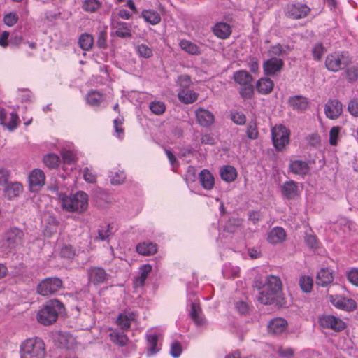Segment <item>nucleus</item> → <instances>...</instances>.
Instances as JSON below:
<instances>
[{
    "label": "nucleus",
    "instance_id": "nucleus-42",
    "mask_svg": "<svg viewBox=\"0 0 358 358\" xmlns=\"http://www.w3.org/2000/svg\"><path fill=\"white\" fill-rule=\"evenodd\" d=\"M240 268L230 263H226L222 268V275L225 278H234L239 275Z\"/></svg>",
    "mask_w": 358,
    "mask_h": 358
},
{
    "label": "nucleus",
    "instance_id": "nucleus-47",
    "mask_svg": "<svg viewBox=\"0 0 358 358\" xmlns=\"http://www.w3.org/2000/svg\"><path fill=\"white\" fill-rule=\"evenodd\" d=\"M80 47L84 50H89L93 45V38L90 34H83L78 41Z\"/></svg>",
    "mask_w": 358,
    "mask_h": 358
},
{
    "label": "nucleus",
    "instance_id": "nucleus-51",
    "mask_svg": "<svg viewBox=\"0 0 358 358\" xmlns=\"http://www.w3.org/2000/svg\"><path fill=\"white\" fill-rule=\"evenodd\" d=\"M101 5V3L98 0H85L83 8L85 11L94 13L100 8Z\"/></svg>",
    "mask_w": 358,
    "mask_h": 358
},
{
    "label": "nucleus",
    "instance_id": "nucleus-44",
    "mask_svg": "<svg viewBox=\"0 0 358 358\" xmlns=\"http://www.w3.org/2000/svg\"><path fill=\"white\" fill-rule=\"evenodd\" d=\"M109 178L113 185H120L124 182L126 175L123 171L114 169L110 171Z\"/></svg>",
    "mask_w": 358,
    "mask_h": 358
},
{
    "label": "nucleus",
    "instance_id": "nucleus-2",
    "mask_svg": "<svg viewBox=\"0 0 358 358\" xmlns=\"http://www.w3.org/2000/svg\"><path fill=\"white\" fill-rule=\"evenodd\" d=\"M281 280L274 275L268 276L260 288L257 300L262 304L268 305L277 302L281 294Z\"/></svg>",
    "mask_w": 358,
    "mask_h": 358
},
{
    "label": "nucleus",
    "instance_id": "nucleus-30",
    "mask_svg": "<svg viewBox=\"0 0 358 358\" xmlns=\"http://www.w3.org/2000/svg\"><path fill=\"white\" fill-rule=\"evenodd\" d=\"M285 230L281 227H275L269 231L267 241L271 244H278L285 241Z\"/></svg>",
    "mask_w": 358,
    "mask_h": 358
},
{
    "label": "nucleus",
    "instance_id": "nucleus-45",
    "mask_svg": "<svg viewBox=\"0 0 358 358\" xmlns=\"http://www.w3.org/2000/svg\"><path fill=\"white\" fill-rule=\"evenodd\" d=\"M22 185L17 182L9 184L6 188V194L10 199L17 196L22 192Z\"/></svg>",
    "mask_w": 358,
    "mask_h": 358
},
{
    "label": "nucleus",
    "instance_id": "nucleus-21",
    "mask_svg": "<svg viewBox=\"0 0 358 358\" xmlns=\"http://www.w3.org/2000/svg\"><path fill=\"white\" fill-rule=\"evenodd\" d=\"M282 195L288 199H294L300 194L297 184L293 180L287 181L281 186Z\"/></svg>",
    "mask_w": 358,
    "mask_h": 358
},
{
    "label": "nucleus",
    "instance_id": "nucleus-23",
    "mask_svg": "<svg viewBox=\"0 0 358 358\" xmlns=\"http://www.w3.org/2000/svg\"><path fill=\"white\" fill-rule=\"evenodd\" d=\"M287 326V321L282 317H276L271 320L268 324V329L270 333L279 334L285 331Z\"/></svg>",
    "mask_w": 358,
    "mask_h": 358
},
{
    "label": "nucleus",
    "instance_id": "nucleus-55",
    "mask_svg": "<svg viewBox=\"0 0 358 358\" xmlns=\"http://www.w3.org/2000/svg\"><path fill=\"white\" fill-rule=\"evenodd\" d=\"M289 48L287 46H282L280 44H276L271 48L268 51V55L273 57L275 56H280L286 54Z\"/></svg>",
    "mask_w": 358,
    "mask_h": 358
},
{
    "label": "nucleus",
    "instance_id": "nucleus-17",
    "mask_svg": "<svg viewBox=\"0 0 358 358\" xmlns=\"http://www.w3.org/2000/svg\"><path fill=\"white\" fill-rule=\"evenodd\" d=\"M284 62L282 59L271 57L263 64L264 73L266 76H272L281 71Z\"/></svg>",
    "mask_w": 358,
    "mask_h": 358
},
{
    "label": "nucleus",
    "instance_id": "nucleus-27",
    "mask_svg": "<svg viewBox=\"0 0 358 358\" xmlns=\"http://www.w3.org/2000/svg\"><path fill=\"white\" fill-rule=\"evenodd\" d=\"M152 271V266L150 264H144L141 266L139 268L140 275L135 278L134 280V287L135 289L138 287H142L147 279L148 275Z\"/></svg>",
    "mask_w": 358,
    "mask_h": 358
},
{
    "label": "nucleus",
    "instance_id": "nucleus-35",
    "mask_svg": "<svg viewBox=\"0 0 358 358\" xmlns=\"http://www.w3.org/2000/svg\"><path fill=\"white\" fill-rule=\"evenodd\" d=\"M141 16L146 22L152 25H156L161 22V16L159 13L152 9L143 10Z\"/></svg>",
    "mask_w": 358,
    "mask_h": 358
},
{
    "label": "nucleus",
    "instance_id": "nucleus-11",
    "mask_svg": "<svg viewBox=\"0 0 358 358\" xmlns=\"http://www.w3.org/2000/svg\"><path fill=\"white\" fill-rule=\"evenodd\" d=\"M147 353L149 356L154 355L161 350L162 335L157 331H148L146 334Z\"/></svg>",
    "mask_w": 358,
    "mask_h": 358
},
{
    "label": "nucleus",
    "instance_id": "nucleus-41",
    "mask_svg": "<svg viewBox=\"0 0 358 358\" xmlns=\"http://www.w3.org/2000/svg\"><path fill=\"white\" fill-rule=\"evenodd\" d=\"M86 101L92 106H99L103 101V95L96 90H92L87 94Z\"/></svg>",
    "mask_w": 358,
    "mask_h": 358
},
{
    "label": "nucleus",
    "instance_id": "nucleus-18",
    "mask_svg": "<svg viewBox=\"0 0 358 358\" xmlns=\"http://www.w3.org/2000/svg\"><path fill=\"white\" fill-rule=\"evenodd\" d=\"M24 233L22 230L17 228L10 229L7 231L6 238V243L10 249H15L18 245H20L22 242Z\"/></svg>",
    "mask_w": 358,
    "mask_h": 358
},
{
    "label": "nucleus",
    "instance_id": "nucleus-43",
    "mask_svg": "<svg viewBox=\"0 0 358 358\" xmlns=\"http://www.w3.org/2000/svg\"><path fill=\"white\" fill-rule=\"evenodd\" d=\"M113 233V226L111 224H103L98 229V236L101 241H106Z\"/></svg>",
    "mask_w": 358,
    "mask_h": 358
},
{
    "label": "nucleus",
    "instance_id": "nucleus-59",
    "mask_svg": "<svg viewBox=\"0 0 358 358\" xmlns=\"http://www.w3.org/2000/svg\"><path fill=\"white\" fill-rule=\"evenodd\" d=\"M232 121L238 125H243L246 122V117L241 112L234 111L231 113Z\"/></svg>",
    "mask_w": 358,
    "mask_h": 358
},
{
    "label": "nucleus",
    "instance_id": "nucleus-22",
    "mask_svg": "<svg viewBox=\"0 0 358 358\" xmlns=\"http://www.w3.org/2000/svg\"><path fill=\"white\" fill-rule=\"evenodd\" d=\"M199 180L203 189L210 190L214 187L215 178L209 170H201L199 174Z\"/></svg>",
    "mask_w": 358,
    "mask_h": 358
},
{
    "label": "nucleus",
    "instance_id": "nucleus-28",
    "mask_svg": "<svg viewBox=\"0 0 358 358\" xmlns=\"http://www.w3.org/2000/svg\"><path fill=\"white\" fill-rule=\"evenodd\" d=\"M334 280L333 273L328 268H322L317 275L316 284L319 286L326 287Z\"/></svg>",
    "mask_w": 358,
    "mask_h": 358
},
{
    "label": "nucleus",
    "instance_id": "nucleus-40",
    "mask_svg": "<svg viewBox=\"0 0 358 358\" xmlns=\"http://www.w3.org/2000/svg\"><path fill=\"white\" fill-rule=\"evenodd\" d=\"M62 160L64 165L74 164L76 159V153L71 147L62 148L60 150Z\"/></svg>",
    "mask_w": 358,
    "mask_h": 358
},
{
    "label": "nucleus",
    "instance_id": "nucleus-14",
    "mask_svg": "<svg viewBox=\"0 0 358 358\" xmlns=\"http://www.w3.org/2000/svg\"><path fill=\"white\" fill-rule=\"evenodd\" d=\"M310 11V8L306 4L296 3L287 6V15L292 19H300L307 16Z\"/></svg>",
    "mask_w": 358,
    "mask_h": 358
},
{
    "label": "nucleus",
    "instance_id": "nucleus-31",
    "mask_svg": "<svg viewBox=\"0 0 358 358\" xmlns=\"http://www.w3.org/2000/svg\"><path fill=\"white\" fill-rule=\"evenodd\" d=\"M179 47L186 53L191 55H199L201 54L200 47L187 39H182L179 42Z\"/></svg>",
    "mask_w": 358,
    "mask_h": 358
},
{
    "label": "nucleus",
    "instance_id": "nucleus-32",
    "mask_svg": "<svg viewBox=\"0 0 358 358\" xmlns=\"http://www.w3.org/2000/svg\"><path fill=\"white\" fill-rule=\"evenodd\" d=\"M290 171L298 175L304 176L309 171V166L306 162L302 160L291 161L289 164Z\"/></svg>",
    "mask_w": 358,
    "mask_h": 358
},
{
    "label": "nucleus",
    "instance_id": "nucleus-38",
    "mask_svg": "<svg viewBox=\"0 0 358 358\" xmlns=\"http://www.w3.org/2000/svg\"><path fill=\"white\" fill-rule=\"evenodd\" d=\"M110 341L120 347L124 346L128 342V337L123 332H120L116 329H113L109 334Z\"/></svg>",
    "mask_w": 358,
    "mask_h": 358
},
{
    "label": "nucleus",
    "instance_id": "nucleus-1",
    "mask_svg": "<svg viewBox=\"0 0 358 358\" xmlns=\"http://www.w3.org/2000/svg\"><path fill=\"white\" fill-rule=\"evenodd\" d=\"M58 197L62 209L66 212L80 214L87 210L89 196L83 191L69 194L60 193Z\"/></svg>",
    "mask_w": 358,
    "mask_h": 358
},
{
    "label": "nucleus",
    "instance_id": "nucleus-61",
    "mask_svg": "<svg viewBox=\"0 0 358 358\" xmlns=\"http://www.w3.org/2000/svg\"><path fill=\"white\" fill-rule=\"evenodd\" d=\"M59 255L62 257L71 259L74 256L75 252L71 245H65L61 248Z\"/></svg>",
    "mask_w": 358,
    "mask_h": 358
},
{
    "label": "nucleus",
    "instance_id": "nucleus-29",
    "mask_svg": "<svg viewBox=\"0 0 358 358\" xmlns=\"http://www.w3.org/2000/svg\"><path fill=\"white\" fill-rule=\"evenodd\" d=\"M289 106L295 110L304 111L308 106V99L302 96H293L288 100Z\"/></svg>",
    "mask_w": 358,
    "mask_h": 358
},
{
    "label": "nucleus",
    "instance_id": "nucleus-63",
    "mask_svg": "<svg viewBox=\"0 0 358 358\" xmlns=\"http://www.w3.org/2000/svg\"><path fill=\"white\" fill-rule=\"evenodd\" d=\"M59 341L63 348H69L74 343V338L72 336L61 335Z\"/></svg>",
    "mask_w": 358,
    "mask_h": 358
},
{
    "label": "nucleus",
    "instance_id": "nucleus-36",
    "mask_svg": "<svg viewBox=\"0 0 358 358\" xmlns=\"http://www.w3.org/2000/svg\"><path fill=\"white\" fill-rule=\"evenodd\" d=\"M136 251L144 256L152 255L157 252V245L150 242H143L137 245Z\"/></svg>",
    "mask_w": 358,
    "mask_h": 358
},
{
    "label": "nucleus",
    "instance_id": "nucleus-9",
    "mask_svg": "<svg viewBox=\"0 0 358 358\" xmlns=\"http://www.w3.org/2000/svg\"><path fill=\"white\" fill-rule=\"evenodd\" d=\"M187 301L189 303L191 317L197 325H203L206 320L202 315L199 300L194 292L187 294Z\"/></svg>",
    "mask_w": 358,
    "mask_h": 358
},
{
    "label": "nucleus",
    "instance_id": "nucleus-49",
    "mask_svg": "<svg viewBox=\"0 0 358 358\" xmlns=\"http://www.w3.org/2000/svg\"><path fill=\"white\" fill-rule=\"evenodd\" d=\"M246 134L248 138L252 140H255L258 138L259 131L255 121L252 120L249 122L246 129Z\"/></svg>",
    "mask_w": 358,
    "mask_h": 358
},
{
    "label": "nucleus",
    "instance_id": "nucleus-25",
    "mask_svg": "<svg viewBox=\"0 0 358 358\" xmlns=\"http://www.w3.org/2000/svg\"><path fill=\"white\" fill-rule=\"evenodd\" d=\"M213 34L218 38L226 39L231 34V26L225 22H218L213 27Z\"/></svg>",
    "mask_w": 358,
    "mask_h": 358
},
{
    "label": "nucleus",
    "instance_id": "nucleus-33",
    "mask_svg": "<svg viewBox=\"0 0 358 358\" xmlns=\"http://www.w3.org/2000/svg\"><path fill=\"white\" fill-rule=\"evenodd\" d=\"M274 83L272 80L268 78H262L258 80L256 84L257 90L262 94H268L273 89Z\"/></svg>",
    "mask_w": 358,
    "mask_h": 358
},
{
    "label": "nucleus",
    "instance_id": "nucleus-3",
    "mask_svg": "<svg viewBox=\"0 0 358 358\" xmlns=\"http://www.w3.org/2000/svg\"><path fill=\"white\" fill-rule=\"evenodd\" d=\"M20 358H46L48 352L43 339L33 337L25 339L20 345Z\"/></svg>",
    "mask_w": 358,
    "mask_h": 358
},
{
    "label": "nucleus",
    "instance_id": "nucleus-58",
    "mask_svg": "<svg viewBox=\"0 0 358 358\" xmlns=\"http://www.w3.org/2000/svg\"><path fill=\"white\" fill-rule=\"evenodd\" d=\"M325 49L322 43H319L314 45L312 50L313 59L320 61L324 55Z\"/></svg>",
    "mask_w": 358,
    "mask_h": 358
},
{
    "label": "nucleus",
    "instance_id": "nucleus-8",
    "mask_svg": "<svg viewBox=\"0 0 358 358\" xmlns=\"http://www.w3.org/2000/svg\"><path fill=\"white\" fill-rule=\"evenodd\" d=\"M62 286V282L59 278H48L38 284L37 291L42 296H48L57 292Z\"/></svg>",
    "mask_w": 358,
    "mask_h": 358
},
{
    "label": "nucleus",
    "instance_id": "nucleus-10",
    "mask_svg": "<svg viewBox=\"0 0 358 358\" xmlns=\"http://www.w3.org/2000/svg\"><path fill=\"white\" fill-rule=\"evenodd\" d=\"M18 115L15 112H8L0 108V124L10 131H14L20 124Z\"/></svg>",
    "mask_w": 358,
    "mask_h": 358
},
{
    "label": "nucleus",
    "instance_id": "nucleus-56",
    "mask_svg": "<svg viewBox=\"0 0 358 358\" xmlns=\"http://www.w3.org/2000/svg\"><path fill=\"white\" fill-rule=\"evenodd\" d=\"M84 180L87 183H95L96 181V174L94 170L89 167H85L83 170Z\"/></svg>",
    "mask_w": 358,
    "mask_h": 358
},
{
    "label": "nucleus",
    "instance_id": "nucleus-60",
    "mask_svg": "<svg viewBox=\"0 0 358 358\" xmlns=\"http://www.w3.org/2000/svg\"><path fill=\"white\" fill-rule=\"evenodd\" d=\"M347 278L352 285L358 287V268H352L348 271Z\"/></svg>",
    "mask_w": 358,
    "mask_h": 358
},
{
    "label": "nucleus",
    "instance_id": "nucleus-37",
    "mask_svg": "<svg viewBox=\"0 0 358 358\" xmlns=\"http://www.w3.org/2000/svg\"><path fill=\"white\" fill-rule=\"evenodd\" d=\"M233 78L241 86L251 84L252 80V76L244 70L236 71L233 75Z\"/></svg>",
    "mask_w": 358,
    "mask_h": 358
},
{
    "label": "nucleus",
    "instance_id": "nucleus-50",
    "mask_svg": "<svg viewBox=\"0 0 358 358\" xmlns=\"http://www.w3.org/2000/svg\"><path fill=\"white\" fill-rule=\"evenodd\" d=\"M123 124V118L122 117H118L113 120V127L115 129L114 135L122 139L124 137V129L122 127Z\"/></svg>",
    "mask_w": 358,
    "mask_h": 358
},
{
    "label": "nucleus",
    "instance_id": "nucleus-64",
    "mask_svg": "<svg viewBox=\"0 0 358 358\" xmlns=\"http://www.w3.org/2000/svg\"><path fill=\"white\" fill-rule=\"evenodd\" d=\"M348 110L352 116L358 117V99H354L349 102Z\"/></svg>",
    "mask_w": 358,
    "mask_h": 358
},
{
    "label": "nucleus",
    "instance_id": "nucleus-4",
    "mask_svg": "<svg viewBox=\"0 0 358 358\" xmlns=\"http://www.w3.org/2000/svg\"><path fill=\"white\" fill-rule=\"evenodd\" d=\"M63 310L64 306L59 300H50L37 311L36 320L42 325H50L57 321L59 313Z\"/></svg>",
    "mask_w": 358,
    "mask_h": 358
},
{
    "label": "nucleus",
    "instance_id": "nucleus-5",
    "mask_svg": "<svg viewBox=\"0 0 358 358\" xmlns=\"http://www.w3.org/2000/svg\"><path fill=\"white\" fill-rule=\"evenodd\" d=\"M350 62L349 54L345 52H335L327 55L325 59L326 68L333 72H337Z\"/></svg>",
    "mask_w": 358,
    "mask_h": 358
},
{
    "label": "nucleus",
    "instance_id": "nucleus-54",
    "mask_svg": "<svg viewBox=\"0 0 358 358\" xmlns=\"http://www.w3.org/2000/svg\"><path fill=\"white\" fill-rule=\"evenodd\" d=\"M341 127L338 126L332 127L329 131V144L332 146H336L340 139L339 134Z\"/></svg>",
    "mask_w": 358,
    "mask_h": 358
},
{
    "label": "nucleus",
    "instance_id": "nucleus-52",
    "mask_svg": "<svg viewBox=\"0 0 358 358\" xmlns=\"http://www.w3.org/2000/svg\"><path fill=\"white\" fill-rule=\"evenodd\" d=\"M149 108L152 113L155 115H161L165 112L166 106L160 101H153L150 103Z\"/></svg>",
    "mask_w": 358,
    "mask_h": 358
},
{
    "label": "nucleus",
    "instance_id": "nucleus-34",
    "mask_svg": "<svg viewBox=\"0 0 358 358\" xmlns=\"http://www.w3.org/2000/svg\"><path fill=\"white\" fill-rule=\"evenodd\" d=\"M42 160L43 164L50 169H57L62 162L60 157L53 152L44 155Z\"/></svg>",
    "mask_w": 358,
    "mask_h": 358
},
{
    "label": "nucleus",
    "instance_id": "nucleus-26",
    "mask_svg": "<svg viewBox=\"0 0 358 358\" xmlns=\"http://www.w3.org/2000/svg\"><path fill=\"white\" fill-rule=\"evenodd\" d=\"M135 320V314L132 312H124L120 313L116 320V324L122 330H127L131 323Z\"/></svg>",
    "mask_w": 358,
    "mask_h": 358
},
{
    "label": "nucleus",
    "instance_id": "nucleus-7",
    "mask_svg": "<svg viewBox=\"0 0 358 358\" xmlns=\"http://www.w3.org/2000/svg\"><path fill=\"white\" fill-rule=\"evenodd\" d=\"M318 323L323 328L337 332L343 331L346 327V324L343 320L332 315H321L318 318Z\"/></svg>",
    "mask_w": 358,
    "mask_h": 358
},
{
    "label": "nucleus",
    "instance_id": "nucleus-19",
    "mask_svg": "<svg viewBox=\"0 0 358 358\" xmlns=\"http://www.w3.org/2000/svg\"><path fill=\"white\" fill-rule=\"evenodd\" d=\"M115 34L121 38H130L132 36L131 26L127 23L116 20L112 24Z\"/></svg>",
    "mask_w": 358,
    "mask_h": 358
},
{
    "label": "nucleus",
    "instance_id": "nucleus-53",
    "mask_svg": "<svg viewBox=\"0 0 358 358\" xmlns=\"http://www.w3.org/2000/svg\"><path fill=\"white\" fill-rule=\"evenodd\" d=\"M241 220L238 218L230 219L224 227V231L229 233H234L239 229Z\"/></svg>",
    "mask_w": 358,
    "mask_h": 358
},
{
    "label": "nucleus",
    "instance_id": "nucleus-12",
    "mask_svg": "<svg viewBox=\"0 0 358 358\" xmlns=\"http://www.w3.org/2000/svg\"><path fill=\"white\" fill-rule=\"evenodd\" d=\"M45 180V176L41 169H33L29 175V184L31 191H38L44 185Z\"/></svg>",
    "mask_w": 358,
    "mask_h": 358
},
{
    "label": "nucleus",
    "instance_id": "nucleus-15",
    "mask_svg": "<svg viewBox=\"0 0 358 358\" xmlns=\"http://www.w3.org/2000/svg\"><path fill=\"white\" fill-rule=\"evenodd\" d=\"M88 278L90 282L96 285L104 283L108 279V274L101 267H92L88 270Z\"/></svg>",
    "mask_w": 358,
    "mask_h": 358
},
{
    "label": "nucleus",
    "instance_id": "nucleus-20",
    "mask_svg": "<svg viewBox=\"0 0 358 358\" xmlns=\"http://www.w3.org/2000/svg\"><path fill=\"white\" fill-rule=\"evenodd\" d=\"M196 117L198 123L204 127H210L215 120L214 115L208 110L202 108L196 110Z\"/></svg>",
    "mask_w": 358,
    "mask_h": 358
},
{
    "label": "nucleus",
    "instance_id": "nucleus-24",
    "mask_svg": "<svg viewBox=\"0 0 358 358\" xmlns=\"http://www.w3.org/2000/svg\"><path fill=\"white\" fill-rule=\"evenodd\" d=\"M236 169L231 165H224L220 169V176L222 180L231 182L237 178Z\"/></svg>",
    "mask_w": 358,
    "mask_h": 358
},
{
    "label": "nucleus",
    "instance_id": "nucleus-46",
    "mask_svg": "<svg viewBox=\"0 0 358 358\" xmlns=\"http://www.w3.org/2000/svg\"><path fill=\"white\" fill-rule=\"evenodd\" d=\"M135 50L138 56L141 57L150 58L153 55L152 48L144 43L136 45Z\"/></svg>",
    "mask_w": 358,
    "mask_h": 358
},
{
    "label": "nucleus",
    "instance_id": "nucleus-6",
    "mask_svg": "<svg viewBox=\"0 0 358 358\" xmlns=\"http://www.w3.org/2000/svg\"><path fill=\"white\" fill-rule=\"evenodd\" d=\"M289 130L282 124H278L271 129V138L274 148L278 152L282 151L289 144Z\"/></svg>",
    "mask_w": 358,
    "mask_h": 358
},
{
    "label": "nucleus",
    "instance_id": "nucleus-48",
    "mask_svg": "<svg viewBox=\"0 0 358 358\" xmlns=\"http://www.w3.org/2000/svg\"><path fill=\"white\" fill-rule=\"evenodd\" d=\"M313 279L308 275L301 276L299 279V285L301 289L306 293L310 292L313 288Z\"/></svg>",
    "mask_w": 358,
    "mask_h": 358
},
{
    "label": "nucleus",
    "instance_id": "nucleus-13",
    "mask_svg": "<svg viewBox=\"0 0 358 358\" xmlns=\"http://www.w3.org/2000/svg\"><path fill=\"white\" fill-rule=\"evenodd\" d=\"M343 105L337 99H329L325 104L324 113L327 118L337 119L342 113Z\"/></svg>",
    "mask_w": 358,
    "mask_h": 358
},
{
    "label": "nucleus",
    "instance_id": "nucleus-39",
    "mask_svg": "<svg viewBox=\"0 0 358 358\" xmlns=\"http://www.w3.org/2000/svg\"><path fill=\"white\" fill-rule=\"evenodd\" d=\"M197 98L198 94L192 90L183 89L178 92L179 100L186 104L194 102Z\"/></svg>",
    "mask_w": 358,
    "mask_h": 358
},
{
    "label": "nucleus",
    "instance_id": "nucleus-62",
    "mask_svg": "<svg viewBox=\"0 0 358 358\" xmlns=\"http://www.w3.org/2000/svg\"><path fill=\"white\" fill-rule=\"evenodd\" d=\"M182 352V347L178 341H173L170 348V355L173 358H178L180 357Z\"/></svg>",
    "mask_w": 358,
    "mask_h": 358
},
{
    "label": "nucleus",
    "instance_id": "nucleus-16",
    "mask_svg": "<svg viewBox=\"0 0 358 358\" xmlns=\"http://www.w3.org/2000/svg\"><path fill=\"white\" fill-rule=\"evenodd\" d=\"M331 303L341 310L352 311L356 308V302L351 299H347L341 296H331Z\"/></svg>",
    "mask_w": 358,
    "mask_h": 358
},
{
    "label": "nucleus",
    "instance_id": "nucleus-57",
    "mask_svg": "<svg viewBox=\"0 0 358 358\" xmlns=\"http://www.w3.org/2000/svg\"><path fill=\"white\" fill-rule=\"evenodd\" d=\"M254 92L252 84L242 85L240 90V95L244 99H250L252 97Z\"/></svg>",
    "mask_w": 358,
    "mask_h": 358
}]
</instances>
